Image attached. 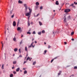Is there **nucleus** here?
<instances>
[{"label": "nucleus", "instance_id": "9d476101", "mask_svg": "<svg viewBox=\"0 0 77 77\" xmlns=\"http://www.w3.org/2000/svg\"><path fill=\"white\" fill-rule=\"evenodd\" d=\"M14 10V9H13L12 10H11L10 14L11 15V14H12V13L13 12V11Z\"/></svg>", "mask_w": 77, "mask_h": 77}, {"label": "nucleus", "instance_id": "3c124183", "mask_svg": "<svg viewBox=\"0 0 77 77\" xmlns=\"http://www.w3.org/2000/svg\"><path fill=\"white\" fill-rule=\"evenodd\" d=\"M68 19H69V18H70V16H68Z\"/></svg>", "mask_w": 77, "mask_h": 77}, {"label": "nucleus", "instance_id": "4be33fe9", "mask_svg": "<svg viewBox=\"0 0 77 77\" xmlns=\"http://www.w3.org/2000/svg\"><path fill=\"white\" fill-rule=\"evenodd\" d=\"M42 33H45V31L44 30H43L42 32Z\"/></svg>", "mask_w": 77, "mask_h": 77}, {"label": "nucleus", "instance_id": "13d9d810", "mask_svg": "<svg viewBox=\"0 0 77 77\" xmlns=\"http://www.w3.org/2000/svg\"><path fill=\"white\" fill-rule=\"evenodd\" d=\"M59 73H60V74H61V73H62V71H60V72H59Z\"/></svg>", "mask_w": 77, "mask_h": 77}, {"label": "nucleus", "instance_id": "58836bf2", "mask_svg": "<svg viewBox=\"0 0 77 77\" xmlns=\"http://www.w3.org/2000/svg\"><path fill=\"white\" fill-rule=\"evenodd\" d=\"M13 73H14V74H16V72L14 71L13 72Z\"/></svg>", "mask_w": 77, "mask_h": 77}, {"label": "nucleus", "instance_id": "0e129e2a", "mask_svg": "<svg viewBox=\"0 0 77 77\" xmlns=\"http://www.w3.org/2000/svg\"><path fill=\"white\" fill-rule=\"evenodd\" d=\"M23 69H24V70H25V69H26L24 68H23Z\"/></svg>", "mask_w": 77, "mask_h": 77}, {"label": "nucleus", "instance_id": "f03ea898", "mask_svg": "<svg viewBox=\"0 0 77 77\" xmlns=\"http://www.w3.org/2000/svg\"><path fill=\"white\" fill-rule=\"evenodd\" d=\"M23 6L25 8V12H27V4H26L25 3V4H23Z\"/></svg>", "mask_w": 77, "mask_h": 77}, {"label": "nucleus", "instance_id": "49530a36", "mask_svg": "<svg viewBox=\"0 0 77 77\" xmlns=\"http://www.w3.org/2000/svg\"><path fill=\"white\" fill-rule=\"evenodd\" d=\"M37 8H38V7H35V10H36V9H37Z\"/></svg>", "mask_w": 77, "mask_h": 77}, {"label": "nucleus", "instance_id": "bf43d9fd", "mask_svg": "<svg viewBox=\"0 0 77 77\" xmlns=\"http://www.w3.org/2000/svg\"><path fill=\"white\" fill-rule=\"evenodd\" d=\"M31 24H33V22H31Z\"/></svg>", "mask_w": 77, "mask_h": 77}, {"label": "nucleus", "instance_id": "8fccbe9b", "mask_svg": "<svg viewBox=\"0 0 77 77\" xmlns=\"http://www.w3.org/2000/svg\"><path fill=\"white\" fill-rule=\"evenodd\" d=\"M5 59H6V53H5Z\"/></svg>", "mask_w": 77, "mask_h": 77}, {"label": "nucleus", "instance_id": "864d4df0", "mask_svg": "<svg viewBox=\"0 0 77 77\" xmlns=\"http://www.w3.org/2000/svg\"><path fill=\"white\" fill-rule=\"evenodd\" d=\"M26 62H27V61H24L23 63L24 64V63H26Z\"/></svg>", "mask_w": 77, "mask_h": 77}, {"label": "nucleus", "instance_id": "2f4dec72", "mask_svg": "<svg viewBox=\"0 0 77 77\" xmlns=\"http://www.w3.org/2000/svg\"><path fill=\"white\" fill-rule=\"evenodd\" d=\"M35 64H36V61H35L33 63V65H35Z\"/></svg>", "mask_w": 77, "mask_h": 77}, {"label": "nucleus", "instance_id": "bb28decb", "mask_svg": "<svg viewBox=\"0 0 77 77\" xmlns=\"http://www.w3.org/2000/svg\"><path fill=\"white\" fill-rule=\"evenodd\" d=\"M56 33V32H53V34L54 35H54H55V33Z\"/></svg>", "mask_w": 77, "mask_h": 77}, {"label": "nucleus", "instance_id": "de8ad7c7", "mask_svg": "<svg viewBox=\"0 0 77 77\" xmlns=\"http://www.w3.org/2000/svg\"><path fill=\"white\" fill-rule=\"evenodd\" d=\"M57 57H56L55 58H54V59H57Z\"/></svg>", "mask_w": 77, "mask_h": 77}, {"label": "nucleus", "instance_id": "09e8293b", "mask_svg": "<svg viewBox=\"0 0 77 77\" xmlns=\"http://www.w3.org/2000/svg\"><path fill=\"white\" fill-rule=\"evenodd\" d=\"M20 57H22V55H20L19 56Z\"/></svg>", "mask_w": 77, "mask_h": 77}, {"label": "nucleus", "instance_id": "dca6fc26", "mask_svg": "<svg viewBox=\"0 0 77 77\" xmlns=\"http://www.w3.org/2000/svg\"><path fill=\"white\" fill-rule=\"evenodd\" d=\"M25 50L26 51H27V52L28 51H27V47H25Z\"/></svg>", "mask_w": 77, "mask_h": 77}, {"label": "nucleus", "instance_id": "c85d7f7f", "mask_svg": "<svg viewBox=\"0 0 77 77\" xmlns=\"http://www.w3.org/2000/svg\"><path fill=\"white\" fill-rule=\"evenodd\" d=\"M14 14H13L11 16L12 18H14Z\"/></svg>", "mask_w": 77, "mask_h": 77}, {"label": "nucleus", "instance_id": "393cba45", "mask_svg": "<svg viewBox=\"0 0 77 77\" xmlns=\"http://www.w3.org/2000/svg\"><path fill=\"white\" fill-rule=\"evenodd\" d=\"M16 40V39L15 38V36H14V38H13V41H15Z\"/></svg>", "mask_w": 77, "mask_h": 77}, {"label": "nucleus", "instance_id": "774afa93", "mask_svg": "<svg viewBox=\"0 0 77 77\" xmlns=\"http://www.w3.org/2000/svg\"><path fill=\"white\" fill-rule=\"evenodd\" d=\"M75 5H77V2H76V3H75Z\"/></svg>", "mask_w": 77, "mask_h": 77}, {"label": "nucleus", "instance_id": "ddd939ff", "mask_svg": "<svg viewBox=\"0 0 77 77\" xmlns=\"http://www.w3.org/2000/svg\"><path fill=\"white\" fill-rule=\"evenodd\" d=\"M21 30V27H18L17 28V30Z\"/></svg>", "mask_w": 77, "mask_h": 77}, {"label": "nucleus", "instance_id": "69168bd1", "mask_svg": "<svg viewBox=\"0 0 77 77\" xmlns=\"http://www.w3.org/2000/svg\"><path fill=\"white\" fill-rule=\"evenodd\" d=\"M14 67H12V69H14Z\"/></svg>", "mask_w": 77, "mask_h": 77}, {"label": "nucleus", "instance_id": "5fc2aeb1", "mask_svg": "<svg viewBox=\"0 0 77 77\" xmlns=\"http://www.w3.org/2000/svg\"><path fill=\"white\" fill-rule=\"evenodd\" d=\"M64 43L65 44V45H66V44H67L66 42H64Z\"/></svg>", "mask_w": 77, "mask_h": 77}, {"label": "nucleus", "instance_id": "2eb2a0df", "mask_svg": "<svg viewBox=\"0 0 77 77\" xmlns=\"http://www.w3.org/2000/svg\"><path fill=\"white\" fill-rule=\"evenodd\" d=\"M29 59V60L30 61V60H31V59H30V57H28L26 59V60H28Z\"/></svg>", "mask_w": 77, "mask_h": 77}, {"label": "nucleus", "instance_id": "4d7b16f0", "mask_svg": "<svg viewBox=\"0 0 77 77\" xmlns=\"http://www.w3.org/2000/svg\"><path fill=\"white\" fill-rule=\"evenodd\" d=\"M34 39H35V38H33L32 39V41H34Z\"/></svg>", "mask_w": 77, "mask_h": 77}, {"label": "nucleus", "instance_id": "0eeeda50", "mask_svg": "<svg viewBox=\"0 0 77 77\" xmlns=\"http://www.w3.org/2000/svg\"><path fill=\"white\" fill-rule=\"evenodd\" d=\"M55 4L56 5H59V1H56V2H55Z\"/></svg>", "mask_w": 77, "mask_h": 77}, {"label": "nucleus", "instance_id": "20e7f679", "mask_svg": "<svg viewBox=\"0 0 77 77\" xmlns=\"http://www.w3.org/2000/svg\"><path fill=\"white\" fill-rule=\"evenodd\" d=\"M31 47H32L33 48H34L35 47V45L33 46V44L32 43H31L30 45L28 47L29 48H30Z\"/></svg>", "mask_w": 77, "mask_h": 77}, {"label": "nucleus", "instance_id": "37998d69", "mask_svg": "<svg viewBox=\"0 0 77 77\" xmlns=\"http://www.w3.org/2000/svg\"><path fill=\"white\" fill-rule=\"evenodd\" d=\"M47 50H45V51H44V53H47Z\"/></svg>", "mask_w": 77, "mask_h": 77}, {"label": "nucleus", "instance_id": "338daca9", "mask_svg": "<svg viewBox=\"0 0 77 77\" xmlns=\"http://www.w3.org/2000/svg\"><path fill=\"white\" fill-rule=\"evenodd\" d=\"M66 26H67V25H68V23H66Z\"/></svg>", "mask_w": 77, "mask_h": 77}, {"label": "nucleus", "instance_id": "f3484780", "mask_svg": "<svg viewBox=\"0 0 77 77\" xmlns=\"http://www.w3.org/2000/svg\"><path fill=\"white\" fill-rule=\"evenodd\" d=\"M4 65H5L4 64H3L2 65V69H4Z\"/></svg>", "mask_w": 77, "mask_h": 77}, {"label": "nucleus", "instance_id": "c03bdc74", "mask_svg": "<svg viewBox=\"0 0 77 77\" xmlns=\"http://www.w3.org/2000/svg\"><path fill=\"white\" fill-rule=\"evenodd\" d=\"M61 74V73H58V75H60Z\"/></svg>", "mask_w": 77, "mask_h": 77}, {"label": "nucleus", "instance_id": "72a5a7b5", "mask_svg": "<svg viewBox=\"0 0 77 77\" xmlns=\"http://www.w3.org/2000/svg\"><path fill=\"white\" fill-rule=\"evenodd\" d=\"M43 9V7H42V6H41L40 8V9Z\"/></svg>", "mask_w": 77, "mask_h": 77}, {"label": "nucleus", "instance_id": "412c9836", "mask_svg": "<svg viewBox=\"0 0 77 77\" xmlns=\"http://www.w3.org/2000/svg\"><path fill=\"white\" fill-rule=\"evenodd\" d=\"M38 35H41V32H38Z\"/></svg>", "mask_w": 77, "mask_h": 77}, {"label": "nucleus", "instance_id": "5701e85b", "mask_svg": "<svg viewBox=\"0 0 77 77\" xmlns=\"http://www.w3.org/2000/svg\"><path fill=\"white\" fill-rule=\"evenodd\" d=\"M19 52L21 53V48H20L19 50Z\"/></svg>", "mask_w": 77, "mask_h": 77}, {"label": "nucleus", "instance_id": "f8f14e48", "mask_svg": "<svg viewBox=\"0 0 77 77\" xmlns=\"http://www.w3.org/2000/svg\"><path fill=\"white\" fill-rule=\"evenodd\" d=\"M18 51V49L17 48H15L14 49V51H15V52H16V51Z\"/></svg>", "mask_w": 77, "mask_h": 77}, {"label": "nucleus", "instance_id": "e2e57ef3", "mask_svg": "<svg viewBox=\"0 0 77 77\" xmlns=\"http://www.w3.org/2000/svg\"><path fill=\"white\" fill-rule=\"evenodd\" d=\"M13 56H15V54H14L13 55Z\"/></svg>", "mask_w": 77, "mask_h": 77}, {"label": "nucleus", "instance_id": "cd10ccee", "mask_svg": "<svg viewBox=\"0 0 77 77\" xmlns=\"http://www.w3.org/2000/svg\"><path fill=\"white\" fill-rule=\"evenodd\" d=\"M27 34H29V35H30V34H31V32H27Z\"/></svg>", "mask_w": 77, "mask_h": 77}, {"label": "nucleus", "instance_id": "9b49d317", "mask_svg": "<svg viewBox=\"0 0 77 77\" xmlns=\"http://www.w3.org/2000/svg\"><path fill=\"white\" fill-rule=\"evenodd\" d=\"M19 71H20V68H18L16 69V71L17 72H18Z\"/></svg>", "mask_w": 77, "mask_h": 77}, {"label": "nucleus", "instance_id": "6e6d98bb", "mask_svg": "<svg viewBox=\"0 0 77 77\" xmlns=\"http://www.w3.org/2000/svg\"><path fill=\"white\" fill-rule=\"evenodd\" d=\"M72 41H74V38H72Z\"/></svg>", "mask_w": 77, "mask_h": 77}, {"label": "nucleus", "instance_id": "052dcab7", "mask_svg": "<svg viewBox=\"0 0 77 77\" xmlns=\"http://www.w3.org/2000/svg\"><path fill=\"white\" fill-rule=\"evenodd\" d=\"M35 43L36 44V43H37V42L35 41Z\"/></svg>", "mask_w": 77, "mask_h": 77}, {"label": "nucleus", "instance_id": "39448f33", "mask_svg": "<svg viewBox=\"0 0 77 77\" xmlns=\"http://www.w3.org/2000/svg\"><path fill=\"white\" fill-rule=\"evenodd\" d=\"M13 26H14V27H15V26H16V22H15V21H14L13 22Z\"/></svg>", "mask_w": 77, "mask_h": 77}, {"label": "nucleus", "instance_id": "aec40b11", "mask_svg": "<svg viewBox=\"0 0 77 77\" xmlns=\"http://www.w3.org/2000/svg\"><path fill=\"white\" fill-rule=\"evenodd\" d=\"M27 71L25 70V71L24 72V74H26V73H27Z\"/></svg>", "mask_w": 77, "mask_h": 77}, {"label": "nucleus", "instance_id": "4c0bfd02", "mask_svg": "<svg viewBox=\"0 0 77 77\" xmlns=\"http://www.w3.org/2000/svg\"><path fill=\"white\" fill-rule=\"evenodd\" d=\"M50 47H51V46H50V45H49L48 46V48H50Z\"/></svg>", "mask_w": 77, "mask_h": 77}, {"label": "nucleus", "instance_id": "c9c22d12", "mask_svg": "<svg viewBox=\"0 0 77 77\" xmlns=\"http://www.w3.org/2000/svg\"><path fill=\"white\" fill-rule=\"evenodd\" d=\"M3 43H2V49H3Z\"/></svg>", "mask_w": 77, "mask_h": 77}, {"label": "nucleus", "instance_id": "a878e982", "mask_svg": "<svg viewBox=\"0 0 77 77\" xmlns=\"http://www.w3.org/2000/svg\"><path fill=\"white\" fill-rule=\"evenodd\" d=\"M10 77H13V74H11L10 75Z\"/></svg>", "mask_w": 77, "mask_h": 77}, {"label": "nucleus", "instance_id": "b1692460", "mask_svg": "<svg viewBox=\"0 0 77 77\" xmlns=\"http://www.w3.org/2000/svg\"><path fill=\"white\" fill-rule=\"evenodd\" d=\"M16 63H17V61H15L13 62V64H15Z\"/></svg>", "mask_w": 77, "mask_h": 77}, {"label": "nucleus", "instance_id": "1a4fd4ad", "mask_svg": "<svg viewBox=\"0 0 77 77\" xmlns=\"http://www.w3.org/2000/svg\"><path fill=\"white\" fill-rule=\"evenodd\" d=\"M18 3L20 4H22V3H23V2L21 1L20 0H19L18 1Z\"/></svg>", "mask_w": 77, "mask_h": 77}, {"label": "nucleus", "instance_id": "79ce46f5", "mask_svg": "<svg viewBox=\"0 0 77 77\" xmlns=\"http://www.w3.org/2000/svg\"><path fill=\"white\" fill-rule=\"evenodd\" d=\"M39 14H38L36 16V17H38V16H39Z\"/></svg>", "mask_w": 77, "mask_h": 77}, {"label": "nucleus", "instance_id": "a18cd8bd", "mask_svg": "<svg viewBox=\"0 0 77 77\" xmlns=\"http://www.w3.org/2000/svg\"><path fill=\"white\" fill-rule=\"evenodd\" d=\"M73 5H74V4H72V5H70V6H73Z\"/></svg>", "mask_w": 77, "mask_h": 77}, {"label": "nucleus", "instance_id": "e433bc0d", "mask_svg": "<svg viewBox=\"0 0 77 77\" xmlns=\"http://www.w3.org/2000/svg\"><path fill=\"white\" fill-rule=\"evenodd\" d=\"M74 69H77V67L76 66H75V67H74Z\"/></svg>", "mask_w": 77, "mask_h": 77}, {"label": "nucleus", "instance_id": "7c9ffc66", "mask_svg": "<svg viewBox=\"0 0 77 77\" xmlns=\"http://www.w3.org/2000/svg\"><path fill=\"white\" fill-rule=\"evenodd\" d=\"M74 32H71V35H74Z\"/></svg>", "mask_w": 77, "mask_h": 77}, {"label": "nucleus", "instance_id": "f257e3e1", "mask_svg": "<svg viewBox=\"0 0 77 77\" xmlns=\"http://www.w3.org/2000/svg\"><path fill=\"white\" fill-rule=\"evenodd\" d=\"M28 9H29V13H25L26 16H27V17H29V16H30V15H31V14H32V9H30V7H29Z\"/></svg>", "mask_w": 77, "mask_h": 77}, {"label": "nucleus", "instance_id": "c756f323", "mask_svg": "<svg viewBox=\"0 0 77 77\" xmlns=\"http://www.w3.org/2000/svg\"><path fill=\"white\" fill-rule=\"evenodd\" d=\"M22 43H23V40H22L21 42H20V45H21V44H22Z\"/></svg>", "mask_w": 77, "mask_h": 77}, {"label": "nucleus", "instance_id": "6ab92c4d", "mask_svg": "<svg viewBox=\"0 0 77 77\" xmlns=\"http://www.w3.org/2000/svg\"><path fill=\"white\" fill-rule=\"evenodd\" d=\"M39 23L40 26H42V23H41V22L39 21Z\"/></svg>", "mask_w": 77, "mask_h": 77}, {"label": "nucleus", "instance_id": "603ef678", "mask_svg": "<svg viewBox=\"0 0 77 77\" xmlns=\"http://www.w3.org/2000/svg\"><path fill=\"white\" fill-rule=\"evenodd\" d=\"M71 76H72V77H74V74L72 75Z\"/></svg>", "mask_w": 77, "mask_h": 77}, {"label": "nucleus", "instance_id": "f704fd0d", "mask_svg": "<svg viewBox=\"0 0 77 77\" xmlns=\"http://www.w3.org/2000/svg\"><path fill=\"white\" fill-rule=\"evenodd\" d=\"M32 34H36V32H35V31H33V32L32 33Z\"/></svg>", "mask_w": 77, "mask_h": 77}, {"label": "nucleus", "instance_id": "a19ab883", "mask_svg": "<svg viewBox=\"0 0 77 77\" xmlns=\"http://www.w3.org/2000/svg\"><path fill=\"white\" fill-rule=\"evenodd\" d=\"M30 16H29L28 17V20H29V18H30Z\"/></svg>", "mask_w": 77, "mask_h": 77}, {"label": "nucleus", "instance_id": "473e14b6", "mask_svg": "<svg viewBox=\"0 0 77 77\" xmlns=\"http://www.w3.org/2000/svg\"><path fill=\"white\" fill-rule=\"evenodd\" d=\"M54 60V59H53L51 61V63H52L53 61V60Z\"/></svg>", "mask_w": 77, "mask_h": 77}, {"label": "nucleus", "instance_id": "423d86ee", "mask_svg": "<svg viewBox=\"0 0 77 77\" xmlns=\"http://www.w3.org/2000/svg\"><path fill=\"white\" fill-rule=\"evenodd\" d=\"M64 23H66V16H64Z\"/></svg>", "mask_w": 77, "mask_h": 77}, {"label": "nucleus", "instance_id": "a211bd4d", "mask_svg": "<svg viewBox=\"0 0 77 77\" xmlns=\"http://www.w3.org/2000/svg\"><path fill=\"white\" fill-rule=\"evenodd\" d=\"M36 5L37 6H38L39 5V3L38 2H37L36 3Z\"/></svg>", "mask_w": 77, "mask_h": 77}, {"label": "nucleus", "instance_id": "680f3d73", "mask_svg": "<svg viewBox=\"0 0 77 77\" xmlns=\"http://www.w3.org/2000/svg\"><path fill=\"white\" fill-rule=\"evenodd\" d=\"M70 66H67V67H69Z\"/></svg>", "mask_w": 77, "mask_h": 77}, {"label": "nucleus", "instance_id": "4468645a", "mask_svg": "<svg viewBox=\"0 0 77 77\" xmlns=\"http://www.w3.org/2000/svg\"><path fill=\"white\" fill-rule=\"evenodd\" d=\"M18 21L17 22V26H18V25H19V23H20V19H18Z\"/></svg>", "mask_w": 77, "mask_h": 77}, {"label": "nucleus", "instance_id": "ea45409f", "mask_svg": "<svg viewBox=\"0 0 77 77\" xmlns=\"http://www.w3.org/2000/svg\"><path fill=\"white\" fill-rule=\"evenodd\" d=\"M22 31H23V30H20V32L21 33V32H22Z\"/></svg>", "mask_w": 77, "mask_h": 77}, {"label": "nucleus", "instance_id": "7ed1b4c3", "mask_svg": "<svg viewBox=\"0 0 77 77\" xmlns=\"http://www.w3.org/2000/svg\"><path fill=\"white\" fill-rule=\"evenodd\" d=\"M71 10H70V9H66L65 11H64V12H69Z\"/></svg>", "mask_w": 77, "mask_h": 77}, {"label": "nucleus", "instance_id": "6e6552de", "mask_svg": "<svg viewBox=\"0 0 77 77\" xmlns=\"http://www.w3.org/2000/svg\"><path fill=\"white\" fill-rule=\"evenodd\" d=\"M30 21H29V20H28V21L27 22L28 23V26H30Z\"/></svg>", "mask_w": 77, "mask_h": 77}]
</instances>
